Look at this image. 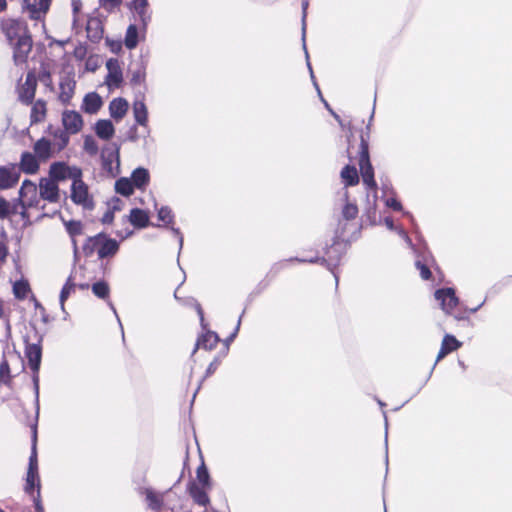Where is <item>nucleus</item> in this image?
Returning a JSON list of instances; mask_svg holds the SVG:
<instances>
[{
  "label": "nucleus",
  "instance_id": "49530a36",
  "mask_svg": "<svg viewBox=\"0 0 512 512\" xmlns=\"http://www.w3.org/2000/svg\"><path fill=\"white\" fill-rule=\"evenodd\" d=\"M30 290V284L27 280H19L13 284L14 296L19 300L25 299Z\"/></svg>",
  "mask_w": 512,
  "mask_h": 512
},
{
  "label": "nucleus",
  "instance_id": "c9c22d12",
  "mask_svg": "<svg viewBox=\"0 0 512 512\" xmlns=\"http://www.w3.org/2000/svg\"><path fill=\"white\" fill-rule=\"evenodd\" d=\"M228 354V349L227 348H222L218 354L214 357V359L210 362V364L208 365L206 371H205V374L203 376V378L201 379L200 383H202L206 378L210 377L212 374L215 373V371L217 370V368L219 367V365L221 364V361L223 358H225ZM201 385V384H199ZM200 389V386H198V388L196 389L194 395H193V399L195 398L196 396V393L198 392V390Z\"/></svg>",
  "mask_w": 512,
  "mask_h": 512
},
{
  "label": "nucleus",
  "instance_id": "774afa93",
  "mask_svg": "<svg viewBox=\"0 0 512 512\" xmlns=\"http://www.w3.org/2000/svg\"><path fill=\"white\" fill-rule=\"evenodd\" d=\"M107 204L109 206V209L112 210L113 212H118L122 210L123 202L117 196H113Z\"/></svg>",
  "mask_w": 512,
  "mask_h": 512
},
{
  "label": "nucleus",
  "instance_id": "13d9d810",
  "mask_svg": "<svg viewBox=\"0 0 512 512\" xmlns=\"http://www.w3.org/2000/svg\"><path fill=\"white\" fill-rule=\"evenodd\" d=\"M308 7H309V1L308 0H302V3H301V9H302V17H301L302 41H304V38L306 37V17H307Z\"/></svg>",
  "mask_w": 512,
  "mask_h": 512
},
{
  "label": "nucleus",
  "instance_id": "bf43d9fd",
  "mask_svg": "<svg viewBox=\"0 0 512 512\" xmlns=\"http://www.w3.org/2000/svg\"><path fill=\"white\" fill-rule=\"evenodd\" d=\"M34 310H39L41 314V320L44 324H48L53 320V318L50 317L49 314L46 313L45 308L43 305L36 299L34 296Z\"/></svg>",
  "mask_w": 512,
  "mask_h": 512
},
{
  "label": "nucleus",
  "instance_id": "c03bdc74",
  "mask_svg": "<svg viewBox=\"0 0 512 512\" xmlns=\"http://www.w3.org/2000/svg\"><path fill=\"white\" fill-rule=\"evenodd\" d=\"M129 9L131 11H134L138 15L141 24L140 30L142 31L144 36L147 31L148 24L151 21V14L147 11L148 6H135Z\"/></svg>",
  "mask_w": 512,
  "mask_h": 512
},
{
  "label": "nucleus",
  "instance_id": "052dcab7",
  "mask_svg": "<svg viewBox=\"0 0 512 512\" xmlns=\"http://www.w3.org/2000/svg\"><path fill=\"white\" fill-rule=\"evenodd\" d=\"M380 182H381V190L384 195H386V194L395 195L396 194V192L392 186V183L388 179L387 176L381 177Z\"/></svg>",
  "mask_w": 512,
  "mask_h": 512
},
{
  "label": "nucleus",
  "instance_id": "2f4dec72",
  "mask_svg": "<svg viewBox=\"0 0 512 512\" xmlns=\"http://www.w3.org/2000/svg\"><path fill=\"white\" fill-rule=\"evenodd\" d=\"M358 226H361V228L363 227V224L360 223V224H357V223H354V222H351V221H347V220H344V219H341V218H338L337 219V225H336V228L334 230V236L336 239H340L342 241H345L348 237H345V234L347 233L348 230H353L351 235L355 232L356 228Z\"/></svg>",
  "mask_w": 512,
  "mask_h": 512
},
{
  "label": "nucleus",
  "instance_id": "603ef678",
  "mask_svg": "<svg viewBox=\"0 0 512 512\" xmlns=\"http://www.w3.org/2000/svg\"><path fill=\"white\" fill-rule=\"evenodd\" d=\"M432 263L433 262H424L421 259H416L415 267L419 270L423 280H430L432 278V272L430 270V264Z\"/></svg>",
  "mask_w": 512,
  "mask_h": 512
},
{
  "label": "nucleus",
  "instance_id": "4c0bfd02",
  "mask_svg": "<svg viewBox=\"0 0 512 512\" xmlns=\"http://www.w3.org/2000/svg\"><path fill=\"white\" fill-rule=\"evenodd\" d=\"M52 0H34V25L36 22H42V28L45 31L44 15L49 11Z\"/></svg>",
  "mask_w": 512,
  "mask_h": 512
},
{
  "label": "nucleus",
  "instance_id": "9d476101",
  "mask_svg": "<svg viewBox=\"0 0 512 512\" xmlns=\"http://www.w3.org/2000/svg\"><path fill=\"white\" fill-rule=\"evenodd\" d=\"M102 168L112 178L120 174V145L112 142L110 147H104L101 153Z\"/></svg>",
  "mask_w": 512,
  "mask_h": 512
},
{
  "label": "nucleus",
  "instance_id": "09e8293b",
  "mask_svg": "<svg viewBox=\"0 0 512 512\" xmlns=\"http://www.w3.org/2000/svg\"><path fill=\"white\" fill-rule=\"evenodd\" d=\"M442 346L447 349L449 353L457 351L462 347L463 343L459 341L453 334L446 333L442 339Z\"/></svg>",
  "mask_w": 512,
  "mask_h": 512
},
{
  "label": "nucleus",
  "instance_id": "37998d69",
  "mask_svg": "<svg viewBox=\"0 0 512 512\" xmlns=\"http://www.w3.org/2000/svg\"><path fill=\"white\" fill-rule=\"evenodd\" d=\"M10 361H18V357L14 355H12L10 359L3 357L2 361L0 362V383L6 385L9 384L12 379Z\"/></svg>",
  "mask_w": 512,
  "mask_h": 512
},
{
  "label": "nucleus",
  "instance_id": "f3484780",
  "mask_svg": "<svg viewBox=\"0 0 512 512\" xmlns=\"http://www.w3.org/2000/svg\"><path fill=\"white\" fill-rule=\"evenodd\" d=\"M133 116L136 125L147 127L148 126V108L145 104L144 91H138L135 94V99L132 104Z\"/></svg>",
  "mask_w": 512,
  "mask_h": 512
},
{
  "label": "nucleus",
  "instance_id": "0eeeda50",
  "mask_svg": "<svg viewBox=\"0 0 512 512\" xmlns=\"http://www.w3.org/2000/svg\"><path fill=\"white\" fill-rule=\"evenodd\" d=\"M211 490L209 487H204L196 483L195 480L190 479L186 485V491L192 498L193 502L199 506L205 507L203 512H230L228 500L225 493H222V499L225 503L227 511H219L210 505L211 500L208 491Z\"/></svg>",
  "mask_w": 512,
  "mask_h": 512
},
{
  "label": "nucleus",
  "instance_id": "a878e982",
  "mask_svg": "<svg viewBox=\"0 0 512 512\" xmlns=\"http://www.w3.org/2000/svg\"><path fill=\"white\" fill-rule=\"evenodd\" d=\"M87 38L92 43H99L103 38L104 25L100 18L89 17L86 23Z\"/></svg>",
  "mask_w": 512,
  "mask_h": 512
},
{
  "label": "nucleus",
  "instance_id": "a211bd4d",
  "mask_svg": "<svg viewBox=\"0 0 512 512\" xmlns=\"http://www.w3.org/2000/svg\"><path fill=\"white\" fill-rule=\"evenodd\" d=\"M125 221H128L135 229H145L148 226L161 227L160 224L151 223L149 212L138 207L130 210L129 215L125 217Z\"/></svg>",
  "mask_w": 512,
  "mask_h": 512
},
{
  "label": "nucleus",
  "instance_id": "de8ad7c7",
  "mask_svg": "<svg viewBox=\"0 0 512 512\" xmlns=\"http://www.w3.org/2000/svg\"><path fill=\"white\" fill-rule=\"evenodd\" d=\"M122 83H123L122 70L107 73V75L105 77V84L108 86L109 89L119 88L122 85Z\"/></svg>",
  "mask_w": 512,
  "mask_h": 512
},
{
  "label": "nucleus",
  "instance_id": "680f3d73",
  "mask_svg": "<svg viewBox=\"0 0 512 512\" xmlns=\"http://www.w3.org/2000/svg\"><path fill=\"white\" fill-rule=\"evenodd\" d=\"M25 492L30 494L32 492V454L29 457L27 475H26V484H25Z\"/></svg>",
  "mask_w": 512,
  "mask_h": 512
},
{
  "label": "nucleus",
  "instance_id": "4d7b16f0",
  "mask_svg": "<svg viewBox=\"0 0 512 512\" xmlns=\"http://www.w3.org/2000/svg\"><path fill=\"white\" fill-rule=\"evenodd\" d=\"M100 67V59L97 55H90L85 62V71L95 72Z\"/></svg>",
  "mask_w": 512,
  "mask_h": 512
},
{
  "label": "nucleus",
  "instance_id": "5fc2aeb1",
  "mask_svg": "<svg viewBox=\"0 0 512 512\" xmlns=\"http://www.w3.org/2000/svg\"><path fill=\"white\" fill-rule=\"evenodd\" d=\"M245 313V310L242 311L238 321H237V324L234 328V330L230 333V335L228 337H226L224 340H223V344H224V347L223 348H227L229 350V347H230V344L235 340V338L237 337L238 333H239V330H240V325H241V319H242V316L244 315Z\"/></svg>",
  "mask_w": 512,
  "mask_h": 512
},
{
  "label": "nucleus",
  "instance_id": "ddd939ff",
  "mask_svg": "<svg viewBox=\"0 0 512 512\" xmlns=\"http://www.w3.org/2000/svg\"><path fill=\"white\" fill-rule=\"evenodd\" d=\"M1 30L11 44L24 37H30L28 24L23 20L4 19L1 22Z\"/></svg>",
  "mask_w": 512,
  "mask_h": 512
},
{
  "label": "nucleus",
  "instance_id": "5701e85b",
  "mask_svg": "<svg viewBox=\"0 0 512 512\" xmlns=\"http://www.w3.org/2000/svg\"><path fill=\"white\" fill-rule=\"evenodd\" d=\"M220 341L221 339L218 333L215 331L207 330L206 332H203L197 337L194 349L192 351V356L200 348L208 351L213 350Z\"/></svg>",
  "mask_w": 512,
  "mask_h": 512
},
{
  "label": "nucleus",
  "instance_id": "f8f14e48",
  "mask_svg": "<svg viewBox=\"0 0 512 512\" xmlns=\"http://www.w3.org/2000/svg\"><path fill=\"white\" fill-rule=\"evenodd\" d=\"M56 145L52 140L41 137L34 142V174L37 173L39 165L45 163L58 154Z\"/></svg>",
  "mask_w": 512,
  "mask_h": 512
},
{
  "label": "nucleus",
  "instance_id": "58836bf2",
  "mask_svg": "<svg viewBox=\"0 0 512 512\" xmlns=\"http://www.w3.org/2000/svg\"><path fill=\"white\" fill-rule=\"evenodd\" d=\"M60 218H61V221L65 228V231L70 238H76L77 236H80L83 234L84 225L81 220H75V219L65 220L61 215H60Z\"/></svg>",
  "mask_w": 512,
  "mask_h": 512
},
{
  "label": "nucleus",
  "instance_id": "79ce46f5",
  "mask_svg": "<svg viewBox=\"0 0 512 512\" xmlns=\"http://www.w3.org/2000/svg\"><path fill=\"white\" fill-rule=\"evenodd\" d=\"M91 290L94 296L101 300H107L110 296L109 283L104 279H100L92 283Z\"/></svg>",
  "mask_w": 512,
  "mask_h": 512
},
{
  "label": "nucleus",
  "instance_id": "c85d7f7f",
  "mask_svg": "<svg viewBox=\"0 0 512 512\" xmlns=\"http://www.w3.org/2000/svg\"><path fill=\"white\" fill-rule=\"evenodd\" d=\"M76 289V283L74 282V274L73 271H71L70 275L66 279L65 283L63 284L60 294H59V304L62 312L65 314V316L68 315L65 309V302L68 300V298L71 296V294ZM66 319V317H64Z\"/></svg>",
  "mask_w": 512,
  "mask_h": 512
},
{
  "label": "nucleus",
  "instance_id": "6e6d98bb",
  "mask_svg": "<svg viewBox=\"0 0 512 512\" xmlns=\"http://www.w3.org/2000/svg\"><path fill=\"white\" fill-rule=\"evenodd\" d=\"M292 262L290 258L278 261L271 266V269L267 273L266 277H275L278 273L287 267V264Z\"/></svg>",
  "mask_w": 512,
  "mask_h": 512
},
{
  "label": "nucleus",
  "instance_id": "0e129e2a",
  "mask_svg": "<svg viewBox=\"0 0 512 512\" xmlns=\"http://www.w3.org/2000/svg\"><path fill=\"white\" fill-rule=\"evenodd\" d=\"M87 55V46L85 43H79L73 51V56L79 60L82 61L86 58Z\"/></svg>",
  "mask_w": 512,
  "mask_h": 512
},
{
  "label": "nucleus",
  "instance_id": "7ed1b4c3",
  "mask_svg": "<svg viewBox=\"0 0 512 512\" xmlns=\"http://www.w3.org/2000/svg\"><path fill=\"white\" fill-rule=\"evenodd\" d=\"M369 131L370 123L366 126V132L362 131L360 135V144L358 152L359 172L362 178L366 192H374L378 190V184L375 180L374 167L370 159L369 151Z\"/></svg>",
  "mask_w": 512,
  "mask_h": 512
},
{
  "label": "nucleus",
  "instance_id": "cd10ccee",
  "mask_svg": "<svg viewBox=\"0 0 512 512\" xmlns=\"http://www.w3.org/2000/svg\"><path fill=\"white\" fill-rule=\"evenodd\" d=\"M128 109L129 103L123 97H116L109 103V114L117 122L125 117Z\"/></svg>",
  "mask_w": 512,
  "mask_h": 512
},
{
  "label": "nucleus",
  "instance_id": "e433bc0d",
  "mask_svg": "<svg viewBox=\"0 0 512 512\" xmlns=\"http://www.w3.org/2000/svg\"><path fill=\"white\" fill-rule=\"evenodd\" d=\"M123 42L128 50H133L138 46L140 42V36L139 27L136 24H130L127 27Z\"/></svg>",
  "mask_w": 512,
  "mask_h": 512
},
{
  "label": "nucleus",
  "instance_id": "ea45409f",
  "mask_svg": "<svg viewBox=\"0 0 512 512\" xmlns=\"http://www.w3.org/2000/svg\"><path fill=\"white\" fill-rule=\"evenodd\" d=\"M154 207L157 210L158 220L163 223L160 225L161 227H169L174 223L175 215L169 206L164 205L160 208H157V202L154 201Z\"/></svg>",
  "mask_w": 512,
  "mask_h": 512
},
{
  "label": "nucleus",
  "instance_id": "864d4df0",
  "mask_svg": "<svg viewBox=\"0 0 512 512\" xmlns=\"http://www.w3.org/2000/svg\"><path fill=\"white\" fill-rule=\"evenodd\" d=\"M105 44L113 54H119L122 52L124 42L120 39H112L110 37L105 38Z\"/></svg>",
  "mask_w": 512,
  "mask_h": 512
},
{
  "label": "nucleus",
  "instance_id": "f257e3e1",
  "mask_svg": "<svg viewBox=\"0 0 512 512\" xmlns=\"http://www.w3.org/2000/svg\"><path fill=\"white\" fill-rule=\"evenodd\" d=\"M361 235V226H358L355 232L350 235L345 241L340 239L332 238V243L330 245L326 244L323 248V252L325 256H319V252L316 251L315 256L310 258L304 257H290L291 261H297V263H309V264H320L329 270L336 281V285H338V275L336 273V269L341 263L343 256L346 254L349 246L353 241H356Z\"/></svg>",
  "mask_w": 512,
  "mask_h": 512
},
{
  "label": "nucleus",
  "instance_id": "2eb2a0df",
  "mask_svg": "<svg viewBox=\"0 0 512 512\" xmlns=\"http://www.w3.org/2000/svg\"><path fill=\"white\" fill-rule=\"evenodd\" d=\"M434 296L435 299L440 302V307L446 314H450L460 302L453 287H442L436 289Z\"/></svg>",
  "mask_w": 512,
  "mask_h": 512
},
{
  "label": "nucleus",
  "instance_id": "dca6fc26",
  "mask_svg": "<svg viewBox=\"0 0 512 512\" xmlns=\"http://www.w3.org/2000/svg\"><path fill=\"white\" fill-rule=\"evenodd\" d=\"M377 191L366 192V206L362 215V223L367 222L370 226L380 224L381 218L377 214Z\"/></svg>",
  "mask_w": 512,
  "mask_h": 512
},
{
  "label": "nucleus",
  "instance_id": "3c124183",
  "mask_svg": "<svg viewBox=\"0 0 512 512\" xmlns=\"http://www.w3.org/2000/svg\"><path fill=\"white\" fill-rule=\"evenodd\" d=\"M83 149L91 156H95L99 152L98 143L92 135L84 137Z\"/></svg>",
  "mask_w": 512,
  "mask_h": 512
},
{
  "label": "nucleus",
  "instance_id": "a18cd8bd",
  "mask_svg": "<svg viewBox=\"0 0 512 512\" xmlns=\"http://www.w3.org/2000/svg\"><path fill=\"white\" fill-rule=\"evenodd\" d=\"M70 134L71 133L67 132L65 129H56L54 132H52V135L56 140L54 143L56 145L57 151L61 152L68 146L70 141Z\"/></svg>",
  "mask_w": 512,
  "mask_h": 512
},
{
  "label": "nucleus",
  "instance_id": "4468645a",
  "mask_svg": "<svg viewBox=\"0 0 512 512\" xmlns=\"http://www.w3.org/2000/svg\"><path fill=\"white\" fill-rule=\"evenodd\" d=\"M63 71L65 73V76L61 78V81L59 83V87L61 90L59 94V100L64 105H67L70 103L74 95L76 81L74 80V69L72 66H64Z\"/></svg>",
  "mask_w": 512,
  "mask_h": 512
},
{
  "label": "nucleus",
  "instance_id": "69168bd1",
  "mask_svg": "<svg viewBox=\"0 0 512 512\" xmlns=\"http://www.w3.org/2000/svg\"><path fill=\"white\" fill-rule=\"evenodd\" d=\"M123 0H99L100 6L107 11L111 12L113 9L119 7Z\"/></svg>",
  "mask_w": 512,
  "mask_h": 512
},
{
  "label": "nucleus",
  "instance_id": "6e6552de",
  "mask_svg": "<svg viewBox=\"0 0 512 512\" xmlns=\"http://www.w3.org/2000/svg\"><path fill=\"white\" fill-rule=\"evenodd\" d=\"M183 475L184 471H182V473L180 474L176 482L173 484V486L161 494L155 492L154 489L151 487H141L139 488L138 492L139 494L145 495V499L149 509L155 512H159L163 509L164 506H166L164 497L166 496V501L168 499H171L170 497L173 493V489L181 482Z\"/></svg>",
  "mask_w": 512,
  "mask_h": 512
},
{
  "label": "nucleus",
  "instance_id": "8fccbe9b",
  "mask_svg": "<svg viewBox=\"0 0 512 512\" xmlns=\"http://www.w3.org/2000/svg\"><path fill=\"white\" fill-rule=\"evenodd\" d=\"M46 116V103L42 99L34 101V124L41 122Z\"/></svg>",
  "mask_w": 512,
  "mask_h": 512
},
{
  "label": "nucleus",
  "instance_id": "72a5a7b5",
  "mask_svg": "<svg viewBox=\"0 0 512 512\" xmlns=\"http://www.w3.org/2000/svg\"><path fill=\"white\" fill-rule=\"evenodd\" d=\"M114 190L123 197H130L134 194L135 188L129 177H119L114 184Z\"/></svg>",
  "mask_w": 512,
  "mask_h": 512
},
{
  "label": "nucleus",
  "instance_id": "7c9ffc66",
  "mask_svg": "<svg viewBox=\"0 0 512 512\" xmlns=\"http://www.w3.org/2000/svg\"><path fill=\"white\" fill-rule=\"evenodd\" d=\"M341 180L344 187H352L359 183V174L355 165L346 164L340 172Z\"/></svg>",
  "mask_w": 512,
  "mask_h": 512
},
{
  "label": "nucleus",
  "instance_id": "393cba45",
  "mask_svg": "<svg viewBox=\"0 0 512 512\" xmlns=\"http://www.w3.org/2000/svg\"><path fill=\"white\" fill-rule=\"evenodd\" d=\"M129 178L134 188L140 191H145L151 180L149 170L143 166L133 169Z\"/></svg>",
  "mask_w": 512,
  "mask_h": 512
},
{
  "label": "nucleus",
  "instance_id": "39448f33",
  "mask_svg": "<svg viewBox=\"0 0 512 512\" xmlns=\"http://www.w3.org/2000/svg\"><path fill=\"white\" fill-rule=\"evenodd\" d=\"M21 171L32 173V153L24 152L20 165L0 166V189H8L17 184Z\"/></svg>",
  "mask_w": 512,
  "mask_h": 512
},
{
  "label": "nucleus",
  "instance_id": "6ab92c4d",
  "mask_svg": "<svg viewBox=\"0 0 512 512\" xmlns=\"http://www.w3.org/2000/svg\"><path fill=\"white\" fill-rule=\"evenodd\" d=\"M40 196L50 203H56L60 199V189L56 181L51 178H41L39 182Z\"/></svg>",
  "mask_w": 512,
  "mask_h": 512
},
{
  "label": "nucleus",
  "instance_id": "412c9836",
  "mask_svg": "<svg viewBox=\"0 0 512 512\" xmlns=\"http://www.w3.org/2000/svg\"><path fill=\"white\" fill-rule=\"evenodd\" d=\"M62 124L64 129L71 133L77 134L84 125L82 115L76 110H65L62 114Z\"/></svg>",
  "mask_w": 512,
  "mask_h": 512
},
{
  "label": "nucleus",
  "instance_id": "c756f323",
  "mask_svg": "<svg viewBox=\"0 0 512 512\" xmlns=\"http://www.w3.org/2000/svg\"><path fill=\"white\" fill-rule=\"evenodd\" d=\"M412 251L416 256V259H421L424 262H435L427 242L420 234L417 235V243Z\"/></svg>",
  "mask_w": 512,
  "mask_h": 512
},
{
  "label": "nucleus",
  "instance_id": "aec40b11",
  "mask_svg": "<svg viewBox=\"0 0 512 512\" xmlns=\"http://www.w3.org/2000/svg\"><path fill=\"white\" fill-rule=\"evenodd\" d=\"M13 58L16 65L27 64L29 53L32 50L31 37H24L13 42Z\"/></svg>",
  "mask_w": 512,
  "mask_h": 512
},
{
  "label": "nucleus",
  "instance_id": "338daca9",
  "mask_svg": "<svg viewBox=\"0 0 512 512\" xmlns=\"http://www.w3.org/2000/svg\"><path fill=\"white\" fill-rule=\"evenodd\" d=\"M82 8V1L81 0H72V13H73V28L75 29L77 27L78 18L77 14L80 12Z\"/></svg>",
  "mask_w": 512,
  "mask_h": 512
},
{
  "label": "nucleus",
  "instance_id": "423d86ee",
  "mask_svg": "<svg viewBox=\"0 0 512 512\" xmlns=\"http://www.w3.org/2000/svg\"><path fill=\"white\" fill-rule=\"evenodd\" d=\"M32 183L25 180L19 191L20 202L11 205L5 198L0 196V219L8 217L10 214H19L26 225L29 222L28 208L32 205L30 199H23L26 197V191L29 190Z\"/></svg>",
  "mask_w": 512,
  "mask_h": 512
},
{
  "label": "nucleus",
  "instance_id": "473e14b6",
  "mask_svg": "<svg viewBox=\"0 0 512 512\" xmlns=\"http://www.w3.org/2000/svg\"><path fill=\"white\" fill-rule=\"evenodd\" d=\"M18 97L22 103L32 104V70L27 72L25 83L18 87Z\"/></svg>",
  "mask_w": 512,
  "mask_h": 512
},
{
  "label": "nucleus",
  "instance_id": "b1692460",
  "mask_svg": "<svg viewBox=\"0 0 512 512\" xmlns=\"http://www.w3.org/2000/svg\"><path fill=\"white\" fill-rule=\"evenodd\" d=\"M103 106V99L102 97L96 92H88L85 94L82 100L81 104V110L89 115H94L98 113V111Z\"/></svg>",
  "mask_w": 512,
  "mask_h": 512
},
{
  "label": "nucleus",
  "instance_id": "20e7f679",
  "mask_svg": "<svg viewBox=\"0 0 512 512\" xmlns=\"http://www.w3.org/2000/svg\"><path fill=\"white\" fill-rule=\"evenodd\" d=\"M41 366V360H34V491H36L37 495L34 496V512H45L44 507L42 505L40 499V477L38 474V465H37V452H36V443H37V426H38V418H39V376L38 372Z\"/></svg>",
  "mask_w": 512,
  "mask_h": 512
},
{
  "label": "nucleus",
  "instance_id": "e2e57ef3",
  "mask_svg": "<svg viewBox=\"0 0 512 512\" xmlns=\"http://www.w3.org/2000/svg\"><path fill=\"white\" fill-rule=\"evenodd\" d=\"M385 205L393 211L400 212L403 210L402 203L392 195V197L385 199Z\"/></svg>",
  "mask_w": 512,
  "mask_h": 512
},
{
  "label": "nucleus",
  "instance_id": "a19ab883",
  "mask_svg": "<svg viewBox=\"0 0 512 512\" xmlns=\"http://www.w3.org/2000/svg\"><path fill=\"white\" fill-rule=\"evenodd\" d=\"M195 481L197 484H199L201 486L212 488L213 481H212L209 469L203 461L197 467Z\"/></svg>",
  "mask_w": 512,
  "mask_h": 512
},
{
  "label": "nucleus",
  "instance_id": "4be33fe9",
  "mask_svg": "<svg viewBox=\"0 0 512 512\" xmlns=\"http://www.w3.org/2000/svg\"><path fill=\"white\" fill-rule=\"evenodd\" d=\"M146 68L147 64L145 61L140 60L136 62L132 68L129 69V84L132 88H136L137 86L143 85V91L147 90L146 86Z\"/></svg>",
  "mask_w": 512,
  "mask_h": 512
},
{
  "label": "nucleus",
  "instance_id": "bb28decb",
  "mask_svg": "<svg viewBox=\"0 0 512 512\" xmlns=\"http://www.w3.org/2000/svg\"><path fill=\"white\" fill-rule=\"evenodd\" d=\"M96 136L104 141L111 140L116 132L115 126L110 119H99L93 126Z\"/></svg>",
  "mask_w": 512,
  "mask_h": 512
},
{
  "label": "nucleus",
  "instance_id": "9b49d317",
  "mask_svg": "<svg viewBox=\"0 0 512 512\" xmlns=\"http://www.w3.org/2000/svg\"><path fill=\"white\" fill-rule=\"evenodd\" d=\"M49 178L57 183L71 179L72 182L82 178V170L77 166H69L64 161H55L50 165Z\"/></svg>",
  "mask_w": 512,
  "mask_h": 512
},
{
  "label": "nucleus",
  "instance_id": "f03ea898",
  "mask_svg": "<svg viewBox=\"0 0 512 512\" xmlns=\"http://www.w3.org/2000/svg\"><path fill=\"white\" fill-rule=\"evenodd\" d=\"M119 250L120 242L104 231L88 236L82 245V251L86 257H91L96 252L101 261L115 257Z\"/></svg>",
  "mask_w": 512,
  "mask_h": 512
},
{
  "label": "nucleus",
  "instance_id": "1a4fd4ad",
  "mask_svg": "<svg viewBox=\"0 0 512 512\" xmlns=\"http://www.w3.org/2000/svg\"><path fill=\"white\" fill-rule=\"evenodd\" d=\"M70 198L75 205L81 206L84 210L92 211L95 208L94 198L82 178L72 182Z\"/></svg>",
  "mask_w": 512,
  "mask_h": 512
},
{
  "label": "nucleus",
  "instance_id": "f704fd0d",
  "mask_svg": "<svg viewBox=\"0 0 512 512\" xmlns=\"http://www.w3.org/2000/svg\"><path fill=\"white\" fill-rule=\"evenodd\" d=\"M344 199L345 204L343 205L341 214L338 218L347 221H354L359 211L357 205L349 200V193L347 190L344 193Z\"/></svg>",
  "mask_w": 512,
  "mask_h": 512
}]
</instances>
